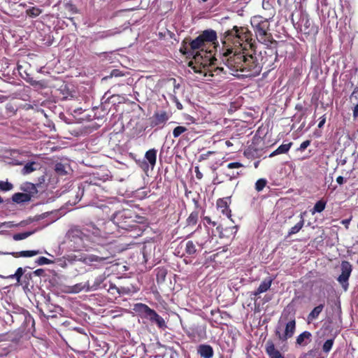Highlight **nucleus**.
<instances>
[{
	"label": "nucleus",
	"instance_id": "obj_1",
	"mask_svg": "<svg viewBox=\"0 0 358 358\" xmlns=\"http://www.w3.org/2000/svg\"><path fill=\"white\" fill-rule=\"evenodd\" d=\"M252 34L246 27L234 26L224 33L222 50L220 66L238 78L256 77L262 71L263 65L268 60L259 62L255 54H250L247 47L254 50Z\"/></svg>",
	"mask_w": 358,
	"mask_h": 358
},
{
	"label": "nucleus",
	"instance_id": "obj_2",
	"mask_svg": "<svg viewBox=\"0 0 358 358\" xmlns=\"http://www.w3.org/2000/svg\"><path fill=\"white\" fill-rule=\"evenodd\" d=\"M217 41V33L213 29L203 31L195 39L189 42L190 51L194 54L201 52L203 59H209L210 64L206 67V70L215 72L216 74H220L221 72L226 73L223 66H220L217 64V59L213 55L211 50L206 49L208 45H215Z\"/></svg>",
	"mask_w": 358,
	"mask_h": 358
},
{
	"label": "nucleus",
	"instance_id": "obj_3",
	"mask_svg": "<svg viewBox=\"0 0 358 358\" xmlns=\"http://www.w3.org/2000/svg\"><path fill=\"white\" fill-rule=\"evenodd\" d=\"M250 23L259 42L267 46L278 44V42L273 39V35L270 32L269 19L261 15H255L251 18Z\"/></svg>",
	"mask_w": 358,
	"mask_h": 358
},
{
	"label": "nucleus",
	"instance_id": "obj_4",
	"mask_svg": "<svg viewBox=\"0 0 358 358\" xmlns=\"http://www.w3.org/2000/svg\"><path fill=\"white\" fill-rule=\"evenodd\" d=\"M134 215L131 210H123L115 214L113 222L119 229L131 232V236L138 237L141 234V229Z\"/></svg>",
	"mask_w": 358,
	"mask_h": 358
},
{
	"label": "nucleus",
	"instance_id": "obj_5",
	"mask_svg": "<svg viewBox=\"0 0 358 358\" xmlns=\"http://www.w3.org/2000/svg\"><path fill=\"white\" fill-rule=\"evenodd\" d=\"M180 52L185 55L187 57H192L188 63V66L194 71V73H203V70H206V67L210 64L209 59H203L201 52L194 54L190 51L189 43H187L185 40L182 42V45L180 48Z\"/></svg>",
	"mask_w": 358,
	"mask_h": 358
},
{
	"label": "nucleus",
	"instance_id": "obj_6",
	"mask_svg": "<svg viewBox=\"0 0 358 358\" xmlns=\"http://www.w3.org/2000/svg\"><path fill=\"white\" fill-rule=\"evenodd\" d=\"M70 246L74 250H88L92 248L89 236L85 234L80 229L73 228L68 232Z\"/></svg>",
	"mask_w": 358,
	"mask_h": 358
},
{
	"label": "nucleus",
	"instance_id": "obj_7",
	"mask_svg": "<svg viewBox=\"0 0 358 358\" xmlns=\"http://www.w3.org/2000/svg\"><path fill=\"white\" fill-rule=\"evenodd\" d=\"M34 277L31 272L26 273V268L19 267L14 274L8 276V278H15L16 285L22 286L24 289L34 287Z\"/></svg>",
	"mask_w": 358,
	"mask_h": 358
},
{
	"label": "nucleus",
	"instance_id": "obj_8",
	"mask_svg": "<svg viewBox=\"0 0 358 358\" xmlns=\"http://www.w3.org/2000/svg\"><path fill=\"white\" fill-rule=\"evenodd\" d=\"M102 254L101 256L96 255H87L80 259L83 263L89 266H94L96 268L103 266L104 264L111 263L110 259L111 256L108 254Z\"/></svg>",
	"mask_w": 358,
	"mask_h": 358
},
{
	"label": "nucleus",
	"instance_id": "obj_9",
	"mask_svg": "<svg viewBox=\"0 0 358 358\" xmlns=\"http://www.w3.org/2000/svg\"><path fill=\"white\" fill-rule=\"evenodd\" d=\"M295 330L296 320L294 317L286 324L284 333H281V327L278 326L275 330V334L279 341L284 342L293 336Z\"/></svg>",
	"mask_w": 358,
	"mask_h": 358
},
{
	"label": "nucleus",
	"instance_id": "obj_10",
	"mask_svg": "<svg viewBox=\"0 0 358 358\" xmlns=\"http://www.w3.org/2000/svg\"><path fill=\"white\" fill-rule=\"evenodd\" d=\"M194 209L186 219V227H194L196 225L199 216H203L206 209L201 206L198 200L193 199Z\"/></svg>",
	"mask_w": 358,
	"mask_h": 358
},
{
	"label": "nucleus",
	"instance_id": "obj_11",
	"mask_svg": "<svg viewBox=\"0 0 358 358\" xmlns=\"http://www.w3.org/2000/svg\"><path fill=\"white\" fill-rule=\"evenodd\" d=\"M27 189L24 188V190L27 191L28 189L30 190L29 193H21L17 192L15 193L12 196V200L13 202L17 203H22L28 202L31 199V197L33 196V194L37 192L36 187L35 185L32 183H28L27 185Z\"/></svg>",
	"mask_w": 358,
	"mask_h": 358
},
{
	"label": "nucleus",
	"instance_id": "obj_12",
	"mask_svg": "<svg viewBox=\"0 0 358 358\" xmlns=\"http://www.w3.org/2000/svg\"><path fill=\"white\" fill-rule=\"evenodd\" d=\"M243 166V164L238 162L229 163L226 166L227 169L222 170V174L224 176V179L231 181L238 178L240 176L241 173L233 169H238Z\"/></svg>",
	"mask_w": 358,
	"mask_h": 358
},
{
	"label": "nucleus",
	"instance_id": "obj_13",
	"mask_svg": "<svg viewBox=\"0 0 358 358\" xmlns=\"http://www.w3.org/2000/svg\"><path fill=\"white\" fill-rule=\"evenodd\" d=\"M352 268L351 264L348 261H343L341 263V274L338 278V281L342 285L345 290L348 286V279L350 276Z\"/></svg>",
	"mask_w": 358,
	"mask_h": 358
},
{
	"label": "nucleus",
	"instance_id": "obj_14",
	"mask_svg": "<svg viewBox=\"0 0 358 358\" xmlns=\"http://www.w3.org/2000/svg\"><path fill=\"white\" fill-rule=\"evenodd\" d=\"M231 202L230 197H224L217 200L216 206L220 213L228 218H230L231 210L229 208V203Z\"/></svg>",
	"mask_w": 358,
	"mask_h": 358
},
{
	"label": "nucleus",
	"instance_id": "obj_15",
	"mask_svg": "<svg viewBox=\"0 0 358 358\" xmlns=\"http://www.w3.org/2000/svg\"><path fill=\"white\" fill-rule=\"evenodd\" d=\"M169 120V115L166 111L155 112L150 118V126L152 127L163 125Z\"/></svg>",
	"mask_w": 358,
	"mask_h": 358
},
{
	"label": "nucleus",
	"instance_id": "obj_16",
	"mask_svg": "<svg viewBox=\"0 0 358 358\" xmlns=\"http://www.w3.org/2000/svg\"><path fill=\"white\" fill-rule=\"evenodd\" d=\"M134 310L141 316L148 319L151 316L155 310L150 308L148 306L144 303H136L134 306Z\"/></svg>",
	"mask_w": 358,
	"mask_h": 358
},
{
	"label": "nucleus",
	"instance_id": "obj_17",
	"mask_svg": "<svg viewBox=\"0 0 358 358\" xmlns=\"http://www.w3.org/2000/svg\"><path fill=\"white\" fill-rule=\"evenodd\" d=\"M197 353L203 358H212L214 355V350L210 345L201 344L197 348Z\"/></svg>",
	"mask_w": 358,
	"mask_h": 358
},
{
	"label": "nucleus",
	"instance_id": "obj_18",
	"mask_svg": "<svg viewBox=\"0 0 358 358\" xmlns=\"http://www.w3.org/2000/svg\"><path fill=\"white\" fill-rule=\"evenodd\" d=\"M266 352L269 358H285L279 350L275 349L273 341H268L266 343Z\"/></svg>",
	"mask_w": 358,
	"mask_h": 358
},
{
	"label": "nucleus",
	"instance_id": "obj_19",
	"mask_svg": "<svg viewBox=\"0 0 358 358\" xmlns=\"http://www.w3.org/2000/svg\"><path fill=\"white\" fill-rule=\"evenodd\" d=\"M39 253H40V252L38 250H24V251H20V252H4L0 251V255H10L15 258H18L20 257H34Z\"/></svg>",
	"mask_w": 358,
	"mask_h": 358
},
{
	"label": "nucleus",
	"instance_id": "obj_20",
	"mask_svg": "<svg viewBox=\"0 0 358 358\" xmlns=\"http://www.w3.org/2000/svg\"><path fill=\"white\" fill-rule=\"evenodd\" d=\"M272 282L273 279H271V278L264 279L261 282L259 287L254 292L253 294L255 296H257L262 293L266 292L267 290L270 289Z\"/></svg>",
	"mask_w": 358,
	"mask_h": 358
},
{
	"label": "nucleus",
	"instance_id": "obj_21",
	"mask_svg": "<svg viewBox=\"0 0 358 358\" xmlns=\"http://www.w3.org/2000/svg\"><path fill=\"white\" fill-rule=\"evenodd\" d=\"M311 336L310 332L305 331L296 337V343L300 346H305L310 341Z\"/></svg>",
	"mask_w": 358,
	"mask_h": 358
},
{
	"label": "nucleus",
	"instance_id": "obj_22",
	"mask_svg": "<svg viewBox=\"0 0 358 358\" xmlns=\"http://www.w3.org/2000/svg\"><path fill=\"white\" fill-rule=\"evenodd\" d=\"M157 152V150L156 149L152 148L148 150L145 155V158L146 159L152 169H153L156 164Z\"/></svg>",
	"mask_w": 358,
	"mask_h": 358
},
{
	"label": "nucleus",
	"instance_id": "obj_23",
	"mask_svg": "<svg viewBox=\"0 0 358 358\" xmlns=\"http://www.w3.org/2000/svg\"><path fill=\"white\" fill-rule=\"evenodd\" d=\"M303 32L305 34L310 35L315 34L317 32V29L314 26L313 22L308 18L303 20Z\"/></svg>",
	"mask_w": 358,
	"mask_h": 358
},
{
	"label": "nucleus",
	"instance_id": "obj_24",
	"mask_svg": "<svg viewBox=\"0 0 358 358\" xmlns=\"http://www.w3.org/2000/svg\"><path fill=\"white\" fill-rule=\"evenodd\" d=\"M149 320L152 322H155L158 327L160 329L166 328V324L164 320L163 319L162 317L157 314V313L155 310H154L151 316L149 317Z\"/></svg>",
	"mask_w": 358,
	"mask_h": 358
},
{
	"label": "nucleus",
	"instance_id": "obj_25",
	"mask_svg": "<svg viewBox=\"0 0 358 358\" xmlns=\"http://www.w3.org/2000/svg\"><path fill=\"white\" fill-rule=\"evenodd\" d=\"M324 307V304L322 303V304H320L317 306L315 307L312 310V311L308 315V323L313 322V320H316L318 317L319 315L323 310Z\"/></svg>",
	"mask_w": 358,
	"mask_h": 358
},
{
	"label": "nucleus",
	"instance_id": "obj_26",
	"mask_svg": "<svg viewBox=\"0 0 358 358\" xmlns=\"http://www.w3.org/2000/svg\"><path fill=\"white\" fill-rule=\"evenodd\" d=\"M292 145V142L287 143V144H282L276 150H275L273 152H271L269 155V157H273L278 155L285 154L289 150Z\"/></svg>",
	"mask_w": 358,
	"mask_h": 358
},
{
	"label": "nucleus",
	"instance_id": "obj_27",
	"mask_svg": "<svg viewBox=\"0 0 358 358\" xmlns=\"http://www.w3.org/2000/svg\"><path fill=\"white\" fill-rule=\"evenodd\" d=\"M156 280L158 284L162 283L165 281L167 270L164 267H158L155 269Z\"/></svg>",
	"mask_w": 358,
	"mask_h": 358
},
{
	"label": "nucleus",
	"instance_id": "obj_28",
	"mask_svg": "<svg viewBox=\"0 0 358 358\" xmlns=\"http://www.w3.org/2000/svg\"><path fill=\"white\" fill-rule=\"evenodd\" d=\"M27 77L24 78V80L34 87H38L41 89L45 88L47 87V83L43 80H35L33 78L30 77L29 75H27Z\"/></svg>",
	"mask_w": 358,
	"mask_h": 358
},
{
	"label": "nucleus",
	"instance_id": "obj_29",
	"mask_svg": "<svg viewBox=\"0 0 358 358\" xmlns=\"http://www.w3.org/2000/svg\"><path fill=\"white\" fill-rule=\"evenodd\" d=\"M303 224L304 220L303 218V215H301V220L289 229L287 236H291L292 235L298 233L302 229Z\"/></svg>",
	"mask_w": 358,
	"mask_h": 358
},
{
	"label": "nucleus",
	"instance_id": "obj_30",
	"mask_svg": "<svg viewBox=\"0 0 358 358\" xmlns=\"http://www.w3.org/2000/svg\"><path fill=\"white\" fill-rule=\"evenodd\" d=\"M326 205V201H324L323 199L318 201L311 210L312 214H315V213H322L324 210Z\"/></svg>",
	"mask_w": 358,
	"mask_h": 358
},
{
	"label": "nucleus",
	"instance_id": "obj_31",
	"mask_svg": "<svg viewBox=\"0 0 358 358\" xmlns=\"http://www.w3.org/2000/svg\"><path fill=\"white\" fill-rule=\"evenodd\" d=\"M42 9L33 6L26 10V14L30 17L34 18L39 16L42 13Z\"/></svg>",
	"mask_w": 358,
	"mask_h": 358
},
{
	"label": "nucleus",
	"instance_id": "obj_32",
	"mask_svg": "<svg viewBox=\"0 0 358 358\" xmlns=\"http://www.w3.org/2000/svg\"><path fill=\"white\" fill-rule=\"evenodd\" d=\"M196 133L194 129L187 127V131L185 132L182 138L187 141H192L194 139Z\"/></svg>",
	"mask_w": 358,
	"mask_h": 358
},
{
	"label": "nucleus",
	"instance_id": "obj_33",
	"mask_svg": "<svg viewBox=\"0 0 358 358\" xmlns=\"http://www.w3.org/2000/svg\"><path fill=\"white\" fill-rule=\"evenodd\" d=\"M185 252L188 255H195L196 252V248L195 244L192 241H188L185 244Z\"/></svg>",
	"mask_w": 358,
	"mask_h": 358
},
{
	"label": "nucleus",
	"instance_id": "obj_34",
	"mask_svg": "<svg viewBox=\"0 0 358 358\" xmlns=\"http://www.w3.org/2000/svg\"><path fill=\"white\" fill-rule=\"evenodd\" d=\"M62 99H66L69 96H72L71 92L69 90L66 85H62L59 88Z\"/></svg>",
	"mask_w": 358,
	"mask_h": 358
},
{
	"label": "nucleus",
	"instance_id": "obj_35",
	"mask_svg": "<svg viewBox=\"0 0 358 358\" xmlns=\"http://www.w3.org/2000/svg\"><path fill=\"white\" fill-rule=\"evenodd\" d=\"M187 131V127L184 126H177L173 130V136L174 138H178L180 135H183Z\"/></svg>",
	"mask_w": 358,
	"mask_h": 358
},
{
	"label": "nucleus",
	"instance_id": "obj_36",
	"mask_svg": "<svg viewBox=\"0 0 358 358\" xmlns=\"http://www.w3.org/2000/svg\"><path fill=\"white\" fill-rule=\"evenodd\" d=\"M13 188V185L8 181L0 180V192H8Z\"/></svg>",
	"mask_w": 358,
	"mask_h": 358
},
{
	"label": "nucleus",
	"instance_id": "obj_37",
	"mask_svg": "<svg viewBox=\"0 0 358 358\" xmlns=\"http://www.w3.org/2000/svg\"><path fill=\"white\" fill-rule=\"evenodd\" d=\"M267 180L264 178H260L255 182V189L257 192H261L266 186Z\"/></svg>",
	"mask_w": 358,
	"mask_h": 358
},
{
	"label": "nucleus",
	"instance_id": "obj_38",
	"mask_svg": "<svg viewBox=\"0 0 358 358\" xmlns=\"http://www.w3.org/2000/svg\"><path fill=\"white\" fill-rule=\"evenodd\" d=\"M33 234L32 231H26L23 233H18L13 235V238L15 241H20L28 238Z\"/></svg>",
	"mask_w": 358,
	"mask_h": 358
},
{
	"label": "nucleus",
	"instance_id": "obj_39",
	"mask_svg": "<svg viewBox=\"0 0 358 358\" xmlns=\"http://www.w3.org/2000/svg\"><path fill=\"white\" fill-rule=\"evenodd\" d=\"M334 342V338L327 340L324 342V343L323 344L322 350L326 353L329 352L332 348Z\"/></svg>",
	"mask_w": 358,
	"mask_h": 358
},
{
	"label": "nucleus",
	"instance_id": "obj_40",
	"mask_svg": "<svg viewBox=\"0 0 358 358\" xmlns=\"http://www.w3.org/2000/svg\"><path fill=\"white\" fill-rule=\"evenodd\" d=\"M35 164V162H29L27 164H26V165L23 167L22 169V173L23 174H29L31 172H33L34 171H35V168L34 167Z\"/></svg>",
	"mask_w": 358,
	"mask_h": 358
},
{
	"label": "nucleus",
	"instance_id": "obj_41",
	"mask_svg": "<svg viewBox=\"0 0 358 358\" xmlns=\"http://www.w3.org/2000/svg\"><path fill=\"white\" fill-rule=\"evenodd\" d=\"M36 263L38 265H44V264H50L52 263V261L45 257H40L37 259L36 261Z\"/></svg>",
	"mask_w": 358,
	"mask_h": 358
},
{
	"label": "nucleus",
	"instance_id": "obj_42",
	"mask_svg": "<svg viewBox=\"0 0 358 358\" xmlns=\"http://www.w3.org/2000/svg\"><path fill=\"white\" fill-rule=\"evenodd\" d=\"M269 50L271 52V55H269L270 60L269 64H268V66L273 64V62L275 60L277 57V50L275 48H270Z\"/></svg>",
	"mask_w": 358,
	"mask_h": 358
},
{
	"label": "nucleus",
	"instance_id": "obj_43",
	"mask_svg": "<svg viewBox=\"0 0 358 358\" xmlns=\"http://www.w3.org/2000/svg\"><path fill=\"white\" fill-rule=\"evenodd\" d=\"M118 294L119 295H121V294H131V289L128 287H118Z\"/></svg>",
	"mask_w": 358,
	"mask_h": 358
},
{
	"label": "nucleus",
	"instance_id": "obj_44",
	"mask_svg": "<svg viewBox=\"0 0 358 358\" xmlns=\"http://www.w3.org/2000/svg\"><path fill=\"white\" fill-rule=\"evenodd\" d=\"M202 220L203 222L204 225H206V224H211L213 227H215L216 225V222L214 221H212L211 218L208 216H203L202 218Z\"/></svg>",
	"mask_w": 358,
	"mask_h": 358
},
{
	"label": "nucleus",
	"instance_id": "obj_45",
	"mask_svg": "<svg viewBox=\"0 0 358 358\" xmlns=\"http://www.w3.org/2000/svg\"><path fill=\"white\" fill-rule=\"evenodd\" d=\"M124 76V73H123L119 69H113L111 71L110 76V77H121Z\"/></svg>",
	"mask_w": 358,
	"mask_h": 358
},
{
	"label": "nucleus",
	"instance_id": "obj_46",
	"mask_svg": "<svg viewBox=\"0 0 358 358\" xmlns=\"http://www.w3.org/2000/svg\"><path fill=\"white\" fill-rule=\"evenodd\" d=\"M310 143L311 141L310 140H306L301 143L300 147L298 148V150L300 151H303L310 145Z\"/></svg>",
	"mask_w": 358,
	"mask_h": 358
},
{
	"label": "nucleus",
	"instance_id": "obj_47",
	"mask_svg": "<svg viewBox=\"0 0 358 358\" xmlns=\"http://www.w3.org/2000/svg\"><path fill=\"white\" fill-rule=\"evenodd\" d=\"M33 276L36 277H40L43 275L45 273V270L43 268H38L36 271L31 272Z\"/></svg>",
	"mask_w": 358,
	"mask_h": 358
},
{
	"label": "nucleus",
	"instance_id": "obj_48",
	"mask_svg": "<svg viewBox=\"0 0 358 358\" xmlns=\"http://www.w3.org/2000/svg\"><path fill=\"white\" fill-rule=\"evenodd\" d=\"M326 122V115H323L322 117H320V122L317 125L318 128L321 129L324 127V124Z\"/></svg>",
	"mask_w": 358,
	"mask_h": 358
},
{
	"label": "nucleus",
	"instance_id": "obj_49",
	"mask_svg": "<svg viewBox=\"0 0 358 358\" xmlns=\"http://www.w3.org/2000/svg\"><path fill=\"white\" fill-rule=\"evenodd\" d=\"M108 292L113 295L115 294H118V287H117L115 285H110L108 289Z\"/></svg>",
	"mask_w": 358,
	"mask_h": 358
},
{
	"label": "nucleus",
	"instance_id": "obj_50",
	"mask_svg": "<svg viewBox=\"0 0 358 358\" xmlns=\"http://www.w3.org/2000/svg\"><path fill=\"white\" fill-rule=\"evenodd\" d=\"M209 236L207 234L201 241H197L196 243L199 245L201 248H203V245L208 241Z\"/></svg>",
	"mask_w": 358,
	"mask_h": 358
},
{
	"label": "nucleus",
	"instance_id": "obj_51",
	"mask_svg": "<svg viewBox=\"0 0 358 358\" xmlns=\"http://www.w3.org/2000/svg\"><path fill=\"white\" fill-rule=\"evenodd\" d=\"M195 173L197 179L201 180L203 178L202 173L199 171V166L195 167Z\"/></svg>",
	"mask_w": 358,
	"mask_h": 358
},
{
	"label": "nucleus",
	"instance_id": "obj_52",
	"mask_svg": "<svg viewBox=\"0 0 358 358\" xmlns=\"http://www.w3.org/2000/svg\"><path fill=\"white\" fill-rule=\"evenodd\" d=\"M6 109L9 113L14 114L15 112L14 107L11 104H7L6 106Z\"/></svg>",
	"mask_w": 358,
	"mask_h": 358
},
{
	"label": "nucleus",
	"instance_id": "obj_53",
	"mask_svg": "<svg viewBox=\"0 0 358 358\" xmlns=\"http://www.w3.org/2000/svg\"><path fill=\"white\" fill-rule=\"evenodd\" d=\"M101 282H102V280L101 278L100 279H96V282H95V284L92 285V288L93 289H96L98 288V287L99 286V285L101 284Z\"/></svg>",
	"mask_w": 358,
	"mask_h": 358
},
{
	"label": "nucleus",
	"instance_id": "obj_54",
	"mask_svg": "<svg viewBox=\"0 0 358 358\" xmlns=\"http://www.w3.org/2000/svg\"><path fill=\"white\" fill-rule=\"evenodd\" d=\"M353 117L355 119L358 117V103L354 107V109H353Z\"/></svg>",
	"mask_w": 358,
	"mask_h": 358
},
{
	"label": "nucleus",
	"instance_id": "obj_55",
	"mask_svg": "<svg viewBox=\"0 0 358 358\" xmlns=\"http://www.w3.org/2000/svg\"><path fill=\"white\" fill-rule=\"evenodd\" d=\"M3 226H6V227H12L13 226V224H12L10 222H0V228L2 227Z\"/></svg>",
	"mask_w": 358,
	"mask_h": 358
},
{
	"label": "nucleus",
	"instance_id": "obj_56",
	"mask_svg": "<svg viewBox=\"0 0 358 358\" xmlns=\"http://www.w3.org/2000/svg\"><path fill=\"white\" fill-rule=\"evenodd\" d=\"M336 182L339 184V185H342L343 182H344V178L343 176H338L336 178Z\"/></svg>",
	"mask_w": 358,
	"mask_h": 358
},
{
	"label": "nucleus",
	"instance_id": "obj_57",
	"mask_svg": "<svg viewBox=\"0 0 358 358\" xmlns=\"http://www.w3.org/2000/svg\"><path fill=\"white\" fill-rule=\"evenodd\" d=\"M171 80L173 81V86H174V90L178 89L180 87V84L176 83V80L175 78H172V79H171Z\"/></svg>",
	"mask_w": 358,
	"mask_h": 358
},
{
	"label": "nucleus",
	"instance_id": "obj_58",
	"mask_svg": "<svg viewBox=\"0 0 358 358\" xmlns=\"http://www.w3.org/2000/svg\"><path fill=\"white\" fill-rule=\"evenodd\" d=\"M8 99V96L0 95V103H3Z\"/></svg>",
	"mask_w": 358,
	"mask_h": 358
},
{
	"label": "nucleus",
	"instance_id": "obj_59",
	"mask_svg": "<svg viewBox=\"0 0 358 358\" xmlns=\"http://www.w3.org/2000/svg\"><path fill=\"white\" fill-rule=\"evenodd\" d=\"M141 168L143 169V170H145V169H148V164L147 162H143V164L141 166Z\"/></svg>",
	"mask_w": 358,
	"mask_h": 358
},
{
	"label": "nucleus",
	"instance_id": "obj_60",
	"mask_svg": "<svg viewBox=\"0 0 358 358\" xmlns=\"http://www.w3.org/2000/svg\"><path fill=\"white\" fill-rule=\"evenodd\" d=\"M224 179L219 180V178H218L217 176L216 178H215V179H214V181H217L216 182H217V184H220V183L223 182H224Z\"/></svg>",
	"mask_w": 358,
	"mask_h": 358
},
{
	"label": "nucleus",
	"instance_id": "obj_61",
	"mask_svg": "<svg viewBox=\"0 0 358 358\" xmlns=\"http://www.w3.org/2000/svg\"><path fill=\"white\" fill-rule=\"evenodd\" d=\"M225 144H226V145H227V147H230V146H231V145H233V144H232V143H231V141H227L225 142Z\"/></svg>",
	"mask_w": 358,
	"mask_h": 358
},
{
	"label": "nucleus",
	"instance_id": "obj_62",
	"mask_svg": "<svg viewBox=\"0 0 358 358\" xmlns=\"http://www.w3.org/2000/svg\"><path fill=\"white\" fill-rule=\"evenodd\" d=\"M201 228V224H199L197 228L195 229V231H194V233H196L199 231V229Z\"/></svg>",
	"mask_w": 358,
	"mask_h": 358
},
{
	"label": "nucleus",
	"instance_id": "obj_63",
	"mask_svg": "<svg viewBox=\"0 0 358 358\" xmlns=\"http://www.w3.org/2000/svg\"><path fill=\"white\" fill-rule=\"evenodd\" d=\"M177 107L178 109H182V104L180 103H178Z\"/></svg>",
	"mask_w": 358,
	"mask_h": 358
},
{
	"label": "nucleus",
	"instance_id": "obj_64",
	"mask_svg": "<svg viewBox=\"0 0 358 358\" xmlns=\"http://www.w3.org/2000/svg\"><path fill=\"white\" fill-rule=\"evenodd\" d=\"M48 317H56V315L55 314H49L47 315Z\"/></svg>",
	"mask_w": 358,
	"mask_h": 358
}]
</instances>
